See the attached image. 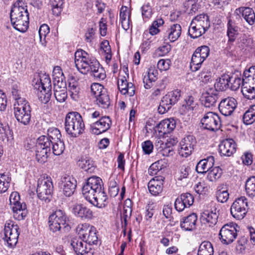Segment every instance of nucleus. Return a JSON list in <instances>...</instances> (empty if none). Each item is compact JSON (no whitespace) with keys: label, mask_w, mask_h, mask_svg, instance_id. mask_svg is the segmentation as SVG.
<instances>
[{"label":"nucleus","mask_w":255,"mask_h":255,"mask_svg":"<svg viewBox=\"0 0 255 255\" xmlns=\"http://www.w3.org/2000/svg\"><path fill=\"white\" fill-rule=\"evenodd\" d=\"M60 130L55 128L48 129L47 135H41L38 137L36 144V158L38 162L43 164L50 154L52 142L61 140Z\"/></svg>","instance_id":"obj_1"},{"label":"nucleus","mask_w":255,"mask_h":255,"mask_svg":"<svg viewBox=\"0 0 255 255\" xmlns=\"http://www.w3.org/2000/svg\"><path fill=\"white\" fill-rule=\"evenodd\" d=\"M22 1L15 2L11 9L10 18L12 25L16 30L25 32L28 27L29 14L27 9L21 5Z\"/></svg>","instance_id":"obj_2"},{"label":"nucleus","mask_w":255,"mask_h":255,"mask_svg":"<svg viewBox=\"0 0 255 255\" xmlns=\"http://www.w3.org/2000/svg\"><path fill=\"white\" fill-rule=\"evenodd\" d=\"M65 129L71 137H77L83 133L85 124L81 115L76 112L68 113L65 119Z\"/></svg>","instance_id":"obj_3"},{"label":"nucleus","mask_w":255,"mask_h":255,"mask_svg":"<svg viewBox=\"0 0 255 255\" xmlns=\"http://www.w3.org/2000/svg\"><path fill=\"white\" fill-rule=\"evenodd\" d=\"M98 62L91 58L82 49L78 50L75 53V64L78 70L82 74H86L93 70L94 62Z\"/></svg>","instance_id":"obj_4"},{"label":"nucleus","mask_w":255,"mask_h":255,"mask_svg":"<svg viewBox=\"0 0 255 255\" xmlns=\"http://www.w3.org/2000/svg\"><path fill=\"white\" fill-rule=\"evenodd\" d=\"M14 114L18 122L26 126L31 119V108L27 101L20 100L19 104H14Z\"/></svg>","instance_id":"obj_5"},{"label":"nucleus","mask_w":255,"mask_h":255,"mask_svg":"<svg viewBox=\"0 0 255 255\" xmlns=\"http://www.w3.org/2000/svg\"><path fill=\"white\" fill-rule=\"evenodd\" d=\"M91 90L96 98V104L101 108H108L111 104V100L107 90L98 83L92 84Z\"/></svg>","instance_id":"obj_6"},{"label":"nucleus","mask_w":255,"mask_h":255,"mask_svg":"<svg viewBox=\"0 0 255 255\" xmlns=\"http://www.w3.org/2000/svg\"><path fill=\"white\" fill-rule=\"evenodd\" d=\"M53 191V185L50 178L38 179L36 193L41 200L45 202L50 201Z\"/></svg>","instance_id":"obj_7"},{"label":"nucleus","mask_w":255,"mask_h":255,"mask_svg":"<svg viewBox=\"0 0 255 255\" xmlns=\"http://www.w3.org/2000/svg\"><path fill=\"white\" fill-rule=\"evenodd\" d=\"M180 97L181 91L178 89L168 92L161 99L158 108V113L163 114L168 112L177 103Z\"/></svg>","instance_id":"obj_8"},{"label":"nucleus","mask_w":255,"mask_h":255,"mask_svg":"<svg viewBox=\"0 0 255 255\" xmlns=\"http://www.w3.org/2000/svg\"><path fill=\"white\" fill-rule=\"evenodd\" d=\"M180 97L181 91L178 89L168 92L161 99L158 108V113L163 114L168 112L177 103Z\"/></svg>","instance_id":"obj_9"},{"label":"nucleus","mask_w":255,"mask_h":255,"mask_svg":"<svg viewBox=\"0 0 255 255\" xmlns=\"http://www.w3.org/2000/svg\"><path fill=\"white\" fill-rule=\"evenodd\" d=\"M102 180L99 177L93 176L88 178L83 186L82 194L85 199L90 203H92L97 193V187L102 185Z\"/></svg>","instance_id":"obj_10"},{"label":"nucleus","mask_w":255,"mask_h":255,"mask_svg":"<svg viewBox=\"0 0 255 255\" xmlns=\"http://www.w3.org/2000/svg\"><path fill=\"white\" fill-rule=\"evenodd\" d=\"M77 231L80 238L86 244L89 245L97 244L98 237L96 235V228L88 224L78 226Z\"/></svg>","instance_id":"obj_11"},{"label":"nucleus","mask_w":255,"mask_h":255,"mask_svg":"<svg viewBox=\"0 0 255 255\" xmlns=\"http://www.w3.org/2000/svg\"><path fill=\"white\" fill-rule=\"evenodd\" d=\"M238 226L233 223L224 225L219 233L220 239L224 244L229 245L233 243L237 237Z\"/></svg>","instance_id":"obj_12"},{"label":"nucleus","mask_w":255,"mask_h":255,"mask_svg":"<svg viewBox=\"0 0 255 255\" xmlns=\"http://www.w3.org/2000/svg\"><path fill=\"white\" fill-rule=\"evenodd\" d=\"M177 138H170L164 143L160 138H158L155 143V147L158 154L163 156H171L175 153L173 146L177 144Z\"/></svg>","instance_id":"obj_13"},{"label":"nucleus","mask_w":255,"mask_h":255,"mask_svg":"<svg viewBox=\"0 0 255 255\" xmlns=\"http://www.w3.org/2000/svg\"><path fill=\"white\" fill-rule=\"evenodd\" d=\"M19 228L17 225L6 223L4 229V237L3 239L6 242L9 248L14 247L17 243L19 233Z\"/></svg>","instance_id":"obj_14"},{"label":"nucleus","mask_w":255,"mask_h":255,"mask_svg":"<svg viewBox=\"0 0 255 255\" xmlns=\"http://www.w3.org/2000/svg\"><path fill=\"white\" fill-rule=\"evenodd\" d=\"M201 123L204 129L213 131L220 129L221 126L220 117L213 112L207 113L201 119Z\"/></svg>","instance_id":"obj_15"},{"label":"nucleus","mask_w":255,"mask_h":255,"mask_svg":"<svg viewBox=\"0 0 255 255\" xmlns=\"http://www.w3.org/2000/svg\"><path fill=\"white\" fill-rule=\"evenodd\" d=\"M248 202L245 197H241L232 204L230 210L233 217L237 220L243 219L247 213Z\"/></svg>","instance_id":"obj_16"},{"label":"nucleus","mask_w":255,"mask_h":255,"mask_svg":"<svg viewBox=\"0 0 255 255\" xmlns=\"http://www.w3.org/2000/svg\"><path fill=\"white\" fill-rule=\"evenodd\" d=\"M196 144V140L193 135H188L184 137L180 142L179 154L182 156L187 157L190 155Z\"/></svg>","instance_id":"obj_17"},{"label":"nucleus","mask_w":255,"mask_h":255,"mask_svg":"<svg viewBox=\"0 0 255 255\" xmlns=\"http://www.w3.org/2000/svg\"><path fill=\"white\" fill-rule=\"evenodd\" d=\"M112 121L109 117L104 116L90 125V131L95 134H100L108 130L111 127Z\"/></svg>","instance_id":"obj_18"},{"label":"nucleus","mask_w":255,"mask_h":255,"mask_svg":"<svg viewBox=\"0 0 255 255\" xmlns=\"http://www.w3.org/2000/svg\"><path fill=\"white\" fill-rule=\"evenodd\" d=\"M237 106V101L233 97H228L222 99L219 104L220 112L225 116L231 115Z\"/></svg>","instance_id":"obj_19"},{"label":"nucleus","mask_w":255,"mask_h":255,"mask_svg":"<svg viewBox=\"0 0 255 255\" xmlns=\"http://www.w3.org/2000/svg\"><path fill=\"white\" fill-rule=\"evenodd\" d=\"M219 92L217 90L209 88L202 94L201 100L205 107L210 108L214 106L219 98Z\"/></svg>","instance_id":"obj_20"},{"label":"nucleus","mask_w":255,"mask_h":255,"mask_svg":"<svg viewBox=\"0 0 255 255\" xmlns=\"http://www.w3.org/2000/svg\"><path fill=\"white\" fill-rule=\"evenodd\" d=\"M194 202V197L189 193H182L175 201L174 207L178 212H181L185 208L190 207Z\"/></svg>","instance_id":"obj_21"},{"label":"nucleus","mask_w":255,"mask_h":255,"mask_svg":"<svg viewBox=\"0 0 255 255\" xmlns=\"http://www.w3.org/2000/svg\"><path fill=\"white\" fill-rule=\"evenodd\" d=\"M71 245L78 255H93L91 249L87 248V244L79 236L71 240Z\"/></svg>","instance_id":"obj_22"},{"label":"nucleus","mask_w":255,"mask_h":255,"mask_svg":"<svg viewBox=\"0 0 255 255\" xmlns=\"http://www.w3.org/2000/svg\"><path fill=\"white\" fill-rule=\"evenodd\" d=\"M219 150L221 156H230L236 151V144L233 139H226L219 144Z\"/></svg>","instance_id":"obj_23"},{"label":"nucleus","mask_w":255,"mask_h":255,"mask_svg":"<svg viewBox=\"0 0 255 255\" xmlns=\"http://www.w3.org/2000/svg\"><path fill=\"white\" fill-rule=\"evenodd\" d=\"M73 214L82 219H91L93 217L92 210L82 204H75L72 207Z\"/></svg>","instance_id":"obj_24"},{"label":"nucleus","mask_w":255,"mask_h":255,"mask_svg":"<svg viewBox=\"0 0 255 255\" xmlns=\"http://www.w3.org/2000/svg\"><path fill=\"white\" fill-rule=\"evenodd\" d=\"M103 186V183L102 182V186L97 187L98 190H97L95 196L94 197V199L92 203H91V204L100 208L105 207L108 204V198L104 191Z\"/></svg>","instance_id":"obj_25"},{"label":"nucleus","mask_w":255,"mask_h":255,"mask_svg":"<svg viewBox=\"0 0 255 255\" xmlns=\"http://www.w3.org/2000/svg\"><path fill=\"white\" fill-rule=\"evenodd\" d=\"M218 218V214L216 209L205 210L201 213L200 220L203 224L209 227H213L216 224Z\"/></svg>","instance_id":"obj_26"},{"label":"nucleus","mask_w":255,"mask_h":255,"mask_svg":"<svg viewBox=\"0 0 255 255\" xmlns=\"http://www.w3.org/2000/svg\"><path fill=\"white\" fill-rule=\"evenodd\" d=\"M163 179L164 178L162 176H157L149 181L148 183V188L151 195L156 196L162 192Z\"/></svg>","instance_id":"obj_27"},{"label":"nucleus","mask_w":255,"mask_h":255,"mask_svg":"<svg viewBox=\"0 0 255 255\" xmlns=\"http://www.w3.org/2000/svg\"><path fill=\"white\" fill-rule=\"evenodd\" d=\"M181 33V27L179 24L171 25L164 33L163 39L165 41L169 40L173 42L177 40Z\"/></svg>","instance_id":"obj_28"},{"label":"nucleus","mask_w":255,"mask_h":255,"mask_svg":"<svg viewBox=\"0 0 255 255\" xmlns=\"http://www.w3.org/2000/svg\"><path fill=\"white\" fill-rule=\"evenodd\" d=\"M63 192L67 197L72 195L75 191L77 181L72 177L68 176L62 178Z\"/></svg>","instance_id":"obj_29"},{"label":"nucleus","mask_w":255,"mask_h":255,"mask_svg":"<svg viewBox=\"0 0 255 255\" xmlns=\"http://www.w3.org/2000/svg\"><path fill=\"white\" fill-rule=\"evenodd\" d=\"M214 161V157L213 156H209L201 160L196 166L197 172L202 174L208 172L213 167Z\"/></svg>","instance_id":"obj_30"},{"label":"nucleus","mask_w":255,"mask_h":255,"mask_svg":"<svg viewBox=\"0 0 255 255\" xmlns=\"http://www.w3.org/2000/svg\"><path fill=\"white\" fill-rule=\"evenodd\" d=\"M227 34L228 37V42H234L238 36H239V30L240 28L237 26L235 21L231 19H229L227 23Z\"/></svg>","instance_id":"obj_31"},{"label":"nucleus","mask_w":255,"mask_h":255,"mask_svg":"<svg viewBox=\"0 0 255 255\" xmlns=\"http://www.w3.org/2000/svg\"><path fill=\"white\" fill-rule=\"evenodd\" d=\"M242 85L254 87L255 89V66L251 67L244 71Z\"/></svg>","instance_id":"obj_32"},{"label":"nucleus","mask_w":255,"mask_h":255,"mask_svg":"<svg viewBox=\"0 0 255 255\" xmlns=\"http://www.w3.org/2000/svg\"><path fill=\"white\" fill-rule=\"evenodd\" d=\"M197 216L195 213H192L183 218L180 222V227L185 231H192L195 229Z\"/></svg>","instance_id":"obj_33"},{"label":"nucleus","mask_w":255,"mask_h":255,"mask_svg":"<svg viewBox=\"0 0 255 255\" xmlns=\"http://www.w3.org/2000/svg\"><path fill=\"white\" fill-rule=\"evenodd\" d=\"M242 14L245 20L251 25L255 21V13L253 8L249 7H240L236 9Z\"/></svg>","instance_id":"obj_34"},{"label":"nucleus","mask_w":255,"mask_h":255,"mask_svg":"<svg viewBox=\"0 0 255 255\" xmlns=\"http://www.w3.org/2000/svg\"><path fill=\"white\" fill-rule=\"evenodd\" d=\"M50 221H54L61 226L66 227L68 219L65 213L61 210H57L49 217Z\"/></svg>","instance_id":"obj_35"},{"label":"nucleus","mask_w":255,"mask_h":255,"mask_svg":"<svg viewBox=\"0 0 255 255\" xmlns=\"http://www.w3.org/2000/svg\"><path fill=\"white\" fill-rule=\"evenodd\" d=\"M194 24L198 27L202 28L205 31H207L210 26L209 17L205 14H201L196 16L193 20Z\"/></svg>","instance_id":"obj_36"},{"label":"nucleus","mask_w":255,"mask_h":255,"mask_svg":"<svg viewBox=\"0 0 255 255\" xmlns=\"http://www.w3.org/2000/svg\"><path fill=\"white\" fill-rule=\"evenodd\" d=\"M253 39L245 33H241L237 38L238 46L242 50H247L252 47Z\"/></svg>","instance_id":"obj_37"},{"label":"nucleus","mask_w":255,"mask_h":255,"mask_svg":"<svg viewBox=\"0 0 255 255\" xmlns=\"http://www.w3.org/2000/svg\"><path fill=\"white\" fill-rule=\"evenodd\" d=\"M34 87L35 89H37L38 90H40V89L51 90L52 85L49 76L46 74L40 76V81L35 83Z\"/></svg>","instance_id":"obj_38"},{"label":"nucleus","mask_w":255,"mask_h":255,"mask_svg":"<svg viewBox=\"0 0 255 255\" xmlns=\"http://www.w3.org/2000/svg\"><path fill=\"white\" fill-rule=\"evenodd\" d=\"M79 166L88 173L94 172L95 167L93 161L89 157L82 158L78 161Z\"/></svg>","instance_id":"obj_39"},{"label":"nucleus","mask_w":255,"mask_h":255,"mask_svg":"<svg viewBox=\"0 0 255 255\" xmlns=\"http://www.w3.org/2000/svg\"><path fill=\"white\" fill-rule=\"evenodd\" d=\"M232 78L228 75H224L220 77L217 82L215 84V89L220 91H225L230 88V82Z\"/></svg>","instance_id":"obj_40"},{"label":"nucleus","mask_w":255,"mask_h":255,"mask_svg":"<svg viewBox=\"0 0 255 255\" xmlns=\"http://www.w3.org/2000/svg\"><path fill=\"white\" fill-rule=\"evenodd\" d=\"M157 72L153 69H149L148 72L143 78V82L145 89H150L152 86V82L157 79Z\"/></svg>","instance_id":"obj_41"},{"label":"nucleus","mask_w":255,"mask_h":255,"mask_svg":"<svg viewBox=\"0 0 255 255\" xmlns=\"http://www.w3.org/2000/svg\"><path fill=\"white\" fill-rule=\"evenodd\" d=\"M93 70L89 73L97 80H103L106 78V74L104 70L100 66L99 62H94Z\"/></svg>","instance_id":"obj_42"},{"label":"nucleus","mask_w":255,"mask_h":255,"mask_svg":"<svg viewBox=\"0 0 255 255\" xmlns=\"http://www.w3.org/2000/svg\"><path fill=\"white\" fill-rule=\"evenodd\" d=\"M213 247L210 242L204 241L200 244L198 251V255H213Z\"/></svg>","instance_id":"obj_43"},{"label":"nucleus","mask_w":255,"mask_h":255,"mask_svg":"<svg viewBox=\"0 0 255 255\" xmlns=\"http://www.w3.org/2000/svg\"><path fill=\"white\" fill-rule=\"evenodd\" d=\"M216 197L218 202L221 203L226 202L229 197V194L227 188L224 185L218 186L216 192Z\"/></svg>","instance_id":"obj_44"},{"label":"nucleus","mask_w":255,"mask_h":255,"mask_svg":"<svg viewBox=\"0 0 255 255\" xmlns=\"http://www.w3.org/2000/svg\"><path fill=\"white\" fill-rule=\"evenodd\" d=\"M205 59H204L201 55H199L195 51L193 53L190 64V69L192 71H197L200 67L201 65Z\"/></svg>","instance_id":"obj_45"},{"label":"nucleus","mask_w":255,"mask_h":255,"mask_svg":"<svg viewBox=\"0 0 255 255\" xmlns=\"http://www.w3.org/2000/svg\"><path fill=\"white\" fill-rule=\"evenodd\" d=\"M206 31L200 27H198L194 22L192 21L188 29L189 35L192 38L195 39L201 36L205 33Z\"/></svg>","instance_id":"obj_46"},{"label":"nucleus","mask_w":255,"mask_h":255,"mask_svg":"<svg viewBox=\"0 0 255 255\" xmlns=\"http://www.w3.org/2000/svg\"><path fill=\"white\" fill-rule=\"evenodd\" d=\"M222 174V170L219 166L213 167L208 172L207 178L211 182L216 181Z\"/></svg>","instance_id":"obj_47"},{"label":"nucleus","mask_w":255,"mask_h":255,"mask_svg":"<svg viewBox=\"0 0 255 255\" xmlns=\"http://www.w3.org/2000/svg\"><path fill=\"white\" fill-rule=\"evenodd\" d=\"M192 170L188 164H184L181 166L177 174V179L178 180L182 181L183 179H186L189 175L191 173Z\"/></svg>","instance_id":"obj_48"},{"label":"nucleus","mask_w":255,"mask_h":255,"mask_svg":"<svg viewBox=\"0 0 255 255\" xmlns=\"http://www.w3.org/2000/svg\"><path fill=\"white\" fill-rule=\"evenodd\" d=\"M246 191L249 196L253 198L255 196V177L249 178L246 182Z\"/></svg>","instance_id":"obj_49"},{"label":"nucleus","mask_w":255,"mask_h":255,"mask_svg":"<svg viewBox=\"0 0 255 255\" xmlns=\"http://www.w3.org/2000/svg\"><path fill=\"white\" fill-rule=\"evenodd\" d=\"M49 31L50 28L47 24H44L40 26L38 31V35L40 42L42 45L45 46V38Z\"/></svg>","instance_id":"obj_50"},{"label":"nucleus","mask_w":255,"mask_h":255,"mask_svg":"<svg viewBox=\"0 0 255 255\" xmlns=\"http://www.w3.org/2000/svg\"><path fill=\"white\" fill-rule=\"evenodd\" d=\"M10 178L2 174L0 175V193L5 192L9 186Z\"/></svg>","instance_id":"obj_51"},{"label":"nucleus","mask_w":255,"mask_h":255,"mask_svg":"<svg viewBox=\"0 0 255 255\" xmlns=\"http://www.w3.org/2000/svg\"><path fill=\"white\" fill-rule=\"evenodd\" d=\"M51 146L53 153L56 155H60L63 152L65 149L64 142L61 140L58 141V142L55 141L52 142Z\"/></svg>","instance_id":"obj_52"},{"label":"nucleus","mask_w":255,"mask_h":255,"mask_svg":"<svg viewBox=\"0 0 255 255\" xmlns=\"http://www.w3.org/2000/svg\"><path fill=\"white\" fill-rule=\"evenodd\" d=\"M38 97L39 100L43 104L47 103L51 98L52 92L50 90H38Z\"/></svg>","instance_id":"obj_53"},{"label":"nucleus","mask_w":255,"mask_h":255,"mask_svg":"<svg viewBox=\"0 0 255 255\" xmlns=\"http://www.w3.org/2000/svg\"><path fill=\"white\" fill-rule=\"evenodd\" d=\"M241 91L243 95L246 98L249 100H252L255 98V89H254V87L242 85Z\"/></svg>","instance_id":"obj_54"},{"label":"nucleus","mask_w":255,"mask_h":255,"mask_svg":"<svg viewBox=\"0 0 255 255\" xmlns=\"http://www.w3.org/2000/svg\"><path fill=\"white\" fill-rule=\"evenodd\" d=\"M54 94L56 100L60 103L64 102L67 98V89H54Z\"/></svg>","instance_id":"obj_55"},{"label":"nucleus","mask_w":255,"mask_h":255,"mask_svg":"<svg viewBox=\"0 0 255 255\" xmlns=\"http://www.w3.org/2000/svg\"><path fill=\"white\" fill-rule=\"evenodd\" d=\"M171 65V61L169 59H160L157 63V68L160 71L168 70Z\"/></svg>","instance_id":"obj_56"},{"label":"nucleus","mask_w":255,"mask_h":255,"mask_svg":"<svg viewBox=\"0 0 255 255\" xmlns=\"http://www.w3.org/2000/svg\"><path fill=\"white\" fill-rule=\"evenodd\" d=\"M54 89H67L65 77L53 80Z\"/></svg>","instance_id":"obj_57"},{"label":"nucleus","mask_w":255,"mask_h":255,"mask_svg":"<svg viewBox=\"0 0 255 255\" xmlns=\"http://www.w3.org/2000/svg\"><path fill=\"white\" fill-rule=\"evenodd\" d=\"M49 227L50 230L53 233H59L62 229L66 227L64 226H61L56 221H50V219H49Z\"/></svg>","instance_id":"obj_58"},{"label":"nucleus","mask_w":255,"mask_h":255,"mask_svg":"<svg viewBox=\"0 0 255 255\" xmlns=\"http://www.w3.org/2000/svg\"><path fill=\"white\" fill-rule=\"evenodd\" d=\"M185 103L183 105L186 110L188 111L193 110L197 106V103L194 101L192 96H189L185 99Z\"/></svg>","instance_id":"obj_59"},{"label":"nucleus","mask_w":255,"mask_h":255,"mask_svg":"<svg viewBox=\"0 0 255 255\" xmlns=\"http://www.w3.org/2000/svg\"><path fill=\"white\" fill-rule=\"evenodd\" d=\"M232 80L230 82V89L233 91L237 90L242 85V79L238 77H231Z\"/></svg>","instance_id":"obj_60"},{"label":"nucleus","mask_w":255,"mask_h":255,"mask_svg":"<svg viewBox=\"0 0 255 255\" xmlns=\"http://www.w3.org/2000/svg\"><path fill=\"white\" fill-rule=\"evenodd\" d=\"M160 161L158 160L156 162L152 163L149 167L148 172L149 175H154L157 174L162 169V166L159 165Z\"/></svg>","instance_id":"obj_61"},{"label":"nucleus","mask_w":255,"mask_h":255,"mask_svg":"<svg viewBox=\"0 0 255 255\" xmlns=\"http://www.w3.org/2000/svg\"><path fill=\"white\" fill-rule=\"evenodd\" d=\"M165 120L161 121L155 127V131H157L159 136H163L167 134L166 131L167 127Z\"/></svg>","instance_id":"obj_62"},{"label":"nucleus","mask_w":255,"mask_h":255,"mask_svg":"<svg viewBox=\"0 0 255 255\" xmlns=\"http://www.w3.org/2000/svg\"><path fill=\"white\" fill-rule=\"evenodd\" d=\"M129 82H128L125 77L118 80V87L121 93L125 95L126 90L128 88Z\"/></svg>","instance_id":"obj_63"},{"label":"nucleus","mask_w":255,"mask_h":255,"mask_svg":"<svg viewBox=\"0 0 255 255\" xmlns=\"http://www.w3.org/2000/svg\"><path fill=\"white\" fill-rule=\"evenodd\" d=\"M243 120L246 124H251L255 122V115L247 111L244 115Z\"/></svg>","instance_id":"obj_64"}]
</instances>
